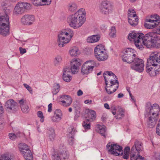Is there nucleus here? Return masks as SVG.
I'll return each instance as SVG.
<instances>
[{"instance_id": "1", "label": "nucleus", "mask_w": 160, "mask_h": 160, "mask_svg": "<svg viewBox=\"0 0 160 160\" xmlns=\"http://www.w3.org/2000/svg\"><path fill=\"white\" fill-rule=\"evenodd\" d=\"M146 70L151 77L160 73V53L157 52L151 53L147 60Z\"/></svg>"}, {"instance_id": "2", "label": "nucleus", "mask_w": 160, "mask_h": 160, "mask_svg": "<svg viewBox=\"0 0 160 160\" xmlns=\"http://www.w3.org/2000/svg\"><path fill=\"white\" fill-rule=\"evenodd\" d=\"M86 12L84 9L81 8L74 14L69 15L67 22L70 26L74 29L80 27L86 20Z\"/></svg>"}, {"instance_id": "3", "label": "nucleus", "mask_w": 160, "mask_h": 160, "mask_svg": "<svg viewBox=\"0 0 160 160\" xmlns=\"http://www.w3.org/2000/svg\"><path fill=\"white\" fill-rule=\"evenodd\" d=\"M7 3L5 2H2L1 6L5 11V15H0V34L3 36H6L9 34L10 22L8 15L11 10L7 9Z\"/></svg>"}, {"instance_id": "4", "label": "nucleus", "mask_w": 160, "mask_h": 160, "mask_svg": "<svg viewBox=\"0 0 160 160\" xmlns=\"http://www.w3.org/2000/svg\"><path fill=\"white\" fill-rule=\"evenodd\" d=\"M146 115L148 117L147 122L148 126L150 128L154 127L158 118L160 111L159 106L157 104L147 106Z\"/></svg>"}, {"instance_id": "5", "label": "nucleus", "mask_w": 160, "mask_h": 160, "mask_svg": "<svg viewBox=\"0 0 160 160\" xmlns=\"http://www.w3.org/2000/svg\"><path fill=\"white\" fill-rule=\"evenodd\" d=\"M73 31L70 28H67L61 31L58 35V43L61 48L68 43L73 35Z\"/></svg>"}, {"instance_id": "6", "label": "nucleus", "mask_w": 160, "mask_h": 160, "mask_svg": "<svg viewBox=\"0 0 160 160\" xmlns=\"http://www.w3.org/2000/svg\"><path fill=\"white\" fill-rule=\"evenodd\" d=\"M146 34L144 35L142 33L132 32L128 36V39L130 41L133 42L136 47L142 49L143 48L142 44L144 45L146 40Z\"/></svg>"}, {"instance_id": "7", "label": "nucleus", "mask_w": 160, "mask_h": 160, "mask_svg": "<svg viewBox=\"0 0 160 160\" xmlns=\"http://www.w3.org/2000/svg\"><path fill=\"white\" fill-rule=\"evenodd\" d=\"M146 39L144 46L147 48H160V38L154 32H149L147 33Z\"/></svg>"}, {"instance_id": "8", "label": "nucleus", "mask_w": 160, "mask_h": 160, "mask_svg": "<svg viewBox=\"0 0 160 160\" xmlns=\"http://www.w3.org/2000/svg\"><path fill=\"white\" fill-rule=\"evenodd\" d=\"M94 53L95 58L99 61L107 60L108 57L105 47L102 44L97 45L94 48Z\"/></svg>"}, {"instance_id": "9", "label": "nucleus", "mask_w": 160, "mask_h": 160, "mask_svg": "<svg viewBox=\"0 0 160 160\" xmlns=\"http://www.w3.org/2000/svg\"><path fill=\"white\" fill-rule=\"evenodd\" d=\"M123 53L122 60L128 63H131L138 57L135 51L131 48H128L124 50Z\"/></svg>"}, {"instance_id": "10", "label": "nucleus", "mask_w": 160, "mask_h": 160, "mask_svg": "<svg viewBox=\"0 0 160 160\" xmlns=\"http://www.w3.org/2000/svg\"><path fill=\"white\" fill-rule=\"evenodd\" d=\"M103 77L106 85H113L114 86H118L119 83L118 78L111 71H106L103 73Z\"/></svg>"}, {"instance_id": "11", "label": "nucleus", "mask_w": 160, "mask_h": 160, "mask_svg": "<svg viewBox=\"0 0 160 160\" xmlns=\"http://www.w3.org/2000/svg\"><path fill=\"white\" fill-rule=\"evenodd\" d=\"M31 8L32 5L30 3L20 2L15 6L13 10V14L15 15L22 14Z\"/></svg>"}, {"instance_id": "12", "label": "nucleus", "mask_w": 160, "mask_h": 160, "mask_svg": "<svg viewBox=\"0 0 160 160\" xmlns=\"http://www.w3.org/2000/svg\"><path fill=\"white\" fill-rule=\"evenodd\" d=\"M106 147L108 152L111 154L116 156H122L123 155L122 147L117 144L109 142L107 144Z\"/></svg>"}, {"instance_id": "13", "label": "nucleus", "mask_w": 160, "mask_h": 160, "mask_svg": "<svg viewBox=\"0 0 160 160\" xmlns=\"http://www.w3.org/2000/svg\"><path fill=\"white\" fill-rule=\"evenodd\" d=\"M132 62L130 66L132 69L140 73L143 72L144 64V61L142 59L137 57Z\"/></svg>"}, {"instance_id": "14", "label": "nucleus", "mask_w": 160, "mask_h": 160, "mask_svg": "<svg viewBox=\"0 0 160 160\" xmlns=\"http://www.w3.org/2000/svg\"><path fill=\"white\" fill-rule=\"evenodd\" d=\"M35 21V16L32 14L24 15L20 19V23L24 26H31L34 23Z\"/></svg>"}, {"instance_id": "15", "label": "nucleus", "mask_w": 160, "mask_h": 160, "mask_svg": "<svg viewBox=\"0 0 160 160\" xmlns=\"http://www.w3.org/2000/svg\"><path fill=\"white\" fill-rule=\"evenodd\" d=\"M112 6L109 2L107 0L102 1L99 5V10L102 14H107L111 10Z\"/></svg>"}, {"instance_id": "16", "label": "nucleus", "mask_w": 160, "mask_h": 160, "mask_svg": "<svg viewBox=\"0 0 160 160\" xmlns=\"http://www.w3.org/2000/svg\"><path fill=\"white\" fill-rule=\"evenodd\" d=\"M81 65L80 60L79 59H74L70 61V68L71 72L75 74L78 72L79 67Z\"/></svg>"}, {"instance_id": "17", "label": "nucleus", "mask_w": 160, "mask_h": 160, "mask_svg": "<svg viewBox=\"0 0 160 160\" xmlns=\"http://www.w3.org/2000/svg\"><path fill=\"white\" fill-rule=\"evenodd\" d=\"M128 22L132 26H136L138 23V19H135L133 23L132 22V20H134V18L137 17L136 14L135 10L132 8L129 9L128 11Z\"/></svg>"}, {"instance_id": "18", "label": "nucleus", "mask_w": 160, "mask_h": 160, "mask_svg": "<svg viewBox=\"0 0 160 160\" xmlns=\"http://www.w3.org/2000/svg\"><path fill=\"white\" fill-rule=\"evenodd\" d=\"M60 97L61 99L60 104L64 107H68L72 103V100L70 96L64 94L61 95Z\"/></svg>"}, {"instance_id": "19", "label": "nucleus", "mask_w": 160, "mask_h": 160, "mask_svg": "<svg viewBox=\"0 0 160 160\" xmlns=\"http://www.w3.org/2000/svg\"><path fill=\"white\" fill-rule=\"evenodd\" d=\"M142 145L141 142L138 141H136L134 146L132 148L131 154L139 155L140 152L142 151L143 149Z\"/></svg>"}, {"instance_id": "20", "label": "nucleus", "mask_w": 160, "mask_h": 160, "mask_svg": "<svg viewBox=\"0 0 160 160\" xmlns=\"http://www.w3.org/2000/svg\"><path fill=\"white\" fill-rule=\"evenodd\" d=\"M52 1V0H32L33 4L37 7L49 5Z\"/></svg>"}, {"instance_id": "21", "label": "nucleus", "mask_w": 160, "mask_h": 160, "mask_svg": "<svg viewBox=\"0 0 160 160\" xmlns=\"http://www.w3.org/2000/svg\"><path fill=\"white\" fill-rule=\"evenodd\" d=\"M62 117L61 111L59 109H57L55 111L54 114L52 118V120L53 122H59L62 119Z\"/></svg>"}, {"instance_id": "22", "label": "nucleus", "mask_w": 160, "mask_h": 160, "mask_svg": "<svg viewBox=\"0 0 160 160\" xmlns=\"http://www.w3.org/2000/svg\"><path fill=\"white\" fill-rule=\"evenodd\" d=\"M19 103L20 105L22 111L24 113H27L29 111L28 106L26 103L25 100L22 99L19 101Z\"/></svg>"}, {"instance_id": "23", "label": "nucleus", "mask_w": 160, "mask_h": 160, "mask_svg": "<svg viewBox=\"0 0 160 160\" xmlns=\"http://www.w3.org/2000/svg\"><path fill=\"white\" fill-rule=\"evenodd\" d=\"M70 72V71L68 68H64L63 69L62 78L64 81L69 82L72 80V77L69 74Z\"/></svg>"}, {"instance_id": "24", "label": "nucleus", "mask_w": 160, "mask_h": 160, "mask_svg": "<svg viewBox=\"0 0 160 160\" xmlns=\"http://www.w3.org/2000/svg\"><path fill=\"white\" fill-rule=\"evenodd\" d=\"M152 22L158 25L160 23V16L156 14L152 15L150 16L149 18H147L145 20V22Z\"/></svg>"}, {"instance_id": "25", "label": "nucleus", "mask_w": 160, "mask_h": 160, "mask_svg": "<svg viewBox=\"0 0 160 160\" xmlns=\"http://www.w3.org/2000/svg\"><path fill=\"white\" fill-rule=\"evenodd\" d=\"M106 86L105 87V90L106 92L108 94H111L114 92H115L118 88V86H114L113 85L108 84L106 85Z\"/></svg>"}, {"instance_id": "26", "label": "nucleus", "mask_w": 160, "mask_h": 160, "mask_svg": "<svg viewBox=\"0 0 160 160\" xmlns=\"http://www.w3.org/2000/svg\"><path fill=\"white\" fill-rule=\"evenodd\" d=\"M92 70L84 63L82 66L81 72L83 75H87L92 72Z\"/></svg>"}, {"instance_id": "27", "label": "nucleus", "mask_w": 160, "mask_h": 160, "mask_svg": "<svg viewBox=\"0 0 160 160\" xmlns=\"http://www.w3.org/2000/svg\"><path fill=\"white\" fill-rule=\"evenodd\" d=\"M16 103L13 100H8L6 103L5 105L7 109L14 110Z\"/></svg>"}, {"instance_id": "28", "label": "nucleus", "mask_w": 160, "mask_h": 160, "mask_svg": "<svg viewBox=\"0 0 160 160\" xmlns=\"http://www.w3.org/2000/svg\"><path fill=\"white\" fill-rule=\"evenodd\" d=\"M97 128L98 132L102 136L105 137L107 133V130L105 126L103 125H98L97 126Z\"/></svg>"}, {"instance_id": "29", "label": "nucleus", "mask_w": 160, "mask_h": 160, "mask_svg": "<svg viewBox=\"0 0 160 160\" xmlns=\"http://www.w3.org/2000/svg\"><path fill=\"white\" fill-rule=\"evenodd\" d=\"M100 39V36L97 35H93L88 37L87 39V41L88 43H95L98 41Z\"/></svg>"}, {"instance_id": "30", "label": "nucleus", "mask_w": 160, "mask_h": 160, "mask_svg": "<svg viewBox=\"0 0 160 160\" xmlns=\"http://www.w3.org/2000/svg\"><path fill=\"white\" fill-rule=\"evenodd\" d=\"M69 52L70 55L71 57H76L79 54L78 49L76 47L71 48Z\"/></svg>"}, {"instance_id": "31", "label": "nucleus", "mask_w": 160, "mask_h": 160, "mask_svg": "<svg viewBox=\"0 0 160 160\" xmlns=\"http://www.w3.org/2000/svg\"><path fill=\"white\" fill-rule=\"evenodd\" d=\"M18 148L20 152L22 154L25 153L27 151L29 150L28 146L24 143L19 144L18 145Z\"/></svg>"}, {"instance_id": "32", "label": "nucleus", "mask_w": 160, "mask_h": 160, "mask_svg": "<svg viewBox=\"0 0 160 160\" xmlns=\"http://www.w3.org/2000/svg\"><path fill=\"white\" fill-rule=\"evenodd\" d=\"M116 114L115 118L117 119H120L124 117V112L122 108H120L118 109Z\"/></svg>"}, {"instance_id": "33", "label": "nucleus", "mask_w": 160, "mask_h": 160, "mask_svg": "<svg viewBox=\"0 0 160 160\" xmlns=\"http://www.w3.org/2000/svg\"><path fill=\"white\" fill-rule=\"evenodd\" d=\"M84 64L92 70H93L94 68L96 66V62L92 60L87 61Z\"/></svg>"}, {"instance_id": "34", "label": "nucleus", "mask_w": 160, "mask_h": 160, "mask_svg": "<svg viewBox=\"0 0 160 160\" xmlns=\"http://www.w3.org/2000/svg\"><path fill=\"white\" fill-rule=\"evenodd\" d=\"M22 154L26 160H33L32 154L30 149Z\"/></svg>"}, {"instance_id": "35", "label": "nucleus", "mask_w": 160, "mask_h": 160, "mask_svg": "<svg viewBox=\"0 0 160 160\" xmlns=\"http://www.w3.org/2000/svg\"><path fill=\"white\" fill-rule=\"evenodd\" d=\"M88 119L91 121H93L96 117L95 112L92 110H88Z\"/></svg>"}, {"instance_id": "36", "label": "nucleus", "mask_w": 160, "mask_h": 160, "mask_svg": "<svg viewBox=\"0 0 160 160\" xmlns=\"http://www.w3.org/2000/svg\"><path fill=\"white\" fill-rule=\"evenodd\" d=\"M48 134L49 139L51 141L53 140L55 137V134L54 129L52 128H50L48 131Z\"/></svg>"}, {"instance_id": "37", "label": "nucleus", "mask_w": 160, "mask_h": 160, "mask_svg": "<svg viewBox=\"0 0 160 160\" xmlns=\"http://www.w3.org/2000/svg\"><path fill=\"white\" fill-rule=\"evenodd\" d=\"M158 25L152 22H146L144 24V26L148 29H152L156 27Z\"/></svg>"}, {"instance_id": "38", "label": "nucleus", "mask_w": 160, "mask_h": 160, "mask_svg": "<svg viewBox=\"0 0 160 160\" xmlns=\"http://www.w3.org/2000/svg\"><path fill=\"white\" fill-rule=\"evenodd\" d=\"M77 8V5L74 2H70L68 6V9L70 12H72L76 10Z\"/></svg>"}, {"instance_id": "39", "label": "nucleus", "mask_w": 160, "mask_h": 160, "mask_svg": "<svg viewBox=\"0 0 160 160\" xmlns=\"http://www.w3.org/2000/svg\"><path fill=\"white\" fill-rule=\"evenodd\" d=\"M109 35L112 38L116 37V30L114 26L111 27L110 29Z\"/></svg>"}, {"instance_id": "40", "label": "nucleus", "mask_w": 160, "mask_h": 160, "mask_svg": "<svg viewBox=\"0 0 160 160\" xmlns=\"http://www.w3.org/2000/svg\"><path fill=\"white\" fill-rule=\"evenodd\" d=\"M131 160H144V158L139 155H135V154H131Z\"/></svg>"}, {"instance_id": "41", "label": "nucleus", "mask_w": 160, "mask_h": 160, "mask_svg": "<svg viewBox=\"0 0 160 160\" xmlns=\"http://www.w3.org/2000/svg\"><path fill=\"white\" fill-rule=\"evenodd\" d=\"M90 121L88 119L85 120L83 122L82 125L84 129H89L90 128Z\"/></svg>"}, {"instance_id": "42", "label": "nucleus", "mask_w": 160, "mask_h": 160, "mask_svg": "<svg viewBox=\"0 0 160 160\" xmlns=\"http://www.w3.org/2000/svg\"><path fill=\"white\" fill-rule=\"evenodd\" d=\"M60 86L59 84H55L53 87L52 92L53 95L56 94L59 91Z\"/></svg>"}, {"instance_id": "43", "label": "nucleus", "mask_w": 160, "mask_h": 160, "mask_svg": "<svg viewBox=\"0 0 160 160\" xmlns=\"http://www.w3.org/2000/svg\"><path fill=\"white\" fill-rule=\"evenodd\" d=\"M62 61V58L60 56L57 55L55 58L54 61V64L55 66L58 65Z\"/></svg>"}, {"instance_id": "44", "label": "nucleus", "mask_w": 160, "mask_h": 160, "mask_svg": "<svg viewBox=\"0 0 160 160\" xmlns=\"http://www.w3.org/2000/svg\"><path fill=\"white\" fill-rule=\"evenodd\" d=\"M20 132L17 133L16 134H15L14 133H11L9 134V137L10 139L12 140H14L16 139L17 138L20 137L19 134Z\"/></svg>"}, {"instance_id": "45", "label": "nucleus", "mask_w": 160, "mask_h": 160, "mask_svg": "<svg viewBox=\"0 0 160 160\" xmlns=\"http://www.w3.org/2000/svg\"><path fill=\"white\" fill-rule=\"evenodd\" d=\"M152 160H160V153L158 152H154L152 158Z\"/></svg>"}, {"instance_id": "46", "label": "nucleus", "mask_w": 160, "mask_h": 160, "mask_svg": "<svg viewBox=\"0 0 160 160\" xmlns=\"http://www.w3.org/2000/svg\"><path fill=\"white\" fill-rule=\"evenodd\" d=\"M38 117L40 118V121L41 122H43L44 121V116L42 112L41 111H38L37 112Z\"/></svg>"}, {"instance_id": "47", "label": "nucleus", "mask_w": 160, "mask_h": 160, "mask_svg": "<svg viewBox=\"0 0 160 160\" xmlns=\"http://www.w3.org/2000/svg\"><path fill=\"white\" fill-rule=\"evenodd\" d=\"M117 110V108L114 105H112L111 106L110 110L113 115L116 114Z\"/></svg>"}, {"instance_id": "48", "label": "nucleus", "mask_w": 160, "mask_h": 160, "mask_svg": "<svg viewBox=\"0 0 160 160\" xmlns=\"http://www.w3.org/2000/svg\"><path fill=\"white\" fill-rule=\"evenodd\" d=\"M61 158H63L65 159H67L68 157V154L66 152H64L63 153L59 154Z\"/></svg>"}, {"instance_id": "49", "label": "nucleus", "mask_w": 160, "mask_h": 160, "mask_svg": "<svg viewBox=\"0 0 160 160\" xmlns=\"http://www.w3.org/2000/svg\"><path fill=\"white\" fill-rule=\"evenodd\" d=\"M156 133L160 136V119L159 120L156 128Z\"/></svg>"}, {"instance_id": "50", "label": "nucleus", "mask_w": 160, "mask_h": 160, "mask_svg": "<svg viewBox=\"0 0 160 160\" xmlns=\"http://www.w3.org/2000/svg\"><path fill=\"white\" fill-rule=\"evenodd\" d=\"M23 85L24 87L27 89L30 93H32V89L29 85L26 83H24Z\"/></svg>"}, {"instance_id": "51", "label": "nucleus", "mask_w": 160, "mask_h": 160, "mask_svg": "<svg viewBox=\"0 0 160 160\" xmlns=\"http://www.w3.org/2000/svg\"><path fill=\"white\" fill-rule=\"evenodd\" d=\"M52 158L53 160H61V158L59 154L53 155Z\"/></svg>"}, {"instance_id": "52", "label": "nucleus", "mask_w": 160, "mask_h": 160, "mask_svg": "<svg viewBox=\"0 0 160 160\" xmlns=\"http://www.w3.org/2000/svg\"><path fill=\"white\" fill-rule=\"evenodd\" d=\"M19 50L20 53L21 54H23L27 52L26 49L23 48L22 47L19 48Z\"/></svg>"}, {"instance_id": "53", "label": "nucleus", "mask_w": 160, "mask_h": 160, "mask_svg": "<svg viewBox=\"0 0 160 160\" xmlns=\"http://www.w3.org/2000/svg\"><path fill=\"white\" fill-rule=\"evenodd\" d=\"M73 137L71 136V137L69 138L68 141L70 145H72L73 142Z\"/></svg>"}, {"instance_id": "54", "label": "nucleus", "mask_w": 160, "mask_h": 160, "mask_svg": "<svg viewBox=\"0 0 160 160\" xmlns=\"http://www.w3.org/2000/svg\"><path fill=\"white\" fill-rule=\"evenodd\" d=\"M3 112L4 111L2 106L0 102V116H1Z\"/></svg>"}, {"instance_id": "55", "label": "nucleus", "mask_w": 160, "mask_h": 160, "mask_svg": "<svg viewBox=\"0 0 160 160\" xmlns=\"http://www.w3.org/2000/svg\"><path fill=\"white\" fill-rule=\"evenodd\" d=\"M0 160H11V159L9 157L5 156L4 157H0Z\"/></svg>"}, {"instance_id": "56", "label": "nucleus", "mask_w": 160, "mask_h": 160, "mask_svg": "<svg viewBox=\"0 0 160 160\" xmlns=\"http://www.w3.org/2000/svg\"><path fill=\"white\" fill-rule=\"evenodd\" d=\"M130 148L129 147H126L124 150V153H125L129 154V152L130 151Z\"/></svg>"}, {"instance_id": "57", "label": "nucleus", "mask_w": 160, "mask_h": 160, "mask_svg": "<svg viewBox=\"0 0 160 160\" xmlns=\"http://www.w3.org/2000/svg\"><path fill=\"white\" fill-rule=\"evenodd\" d=\"M155 34H157L158 35H160V26L156 29L155 32H154Z\"/></svg>"}, {"instance_id": "58", "label": "nucleus", "mask_w": 160, "mask_h": 160, "mask_svg": "<svg viewBox=\"0 0 160 160\" xmlns=\"http://www.w3.org/2000/svg\"><path fill=\"white\" fill-rule=\"evenodd\" d=\"M129 156V154L125 153H124V154L123 155V158L124 159H127L128 158Z\"/></svg>"}, {"instance_id": "59", "label": "nucleus", "mask_w": 160, "mask_h": 160, "mask_svg": "<svg viewBox=\"0 0 160 160\" xmlns=\"http://www.w3.org/2000/svg\"><path fill=\"white\" fill-rule=\"evenodd\" d=\"M48 111L49 112H51L52 110V104L51 103H50L48 106Z\"/></svg>"}, {"instance_id": "60", "label": "nucleus", "mask_w": 160, "mask_h": 160, "mask_svg": "<svg viewBox=\"0 0 160 160\" xmlns=\"http://www.w3.org/2000/svg\"><path fill=\"white\" fill-rule=\"evenodd\" d=\"M104 107L105 108L107 109H110V107L109 104L108 103H105L104 104Z\"/></svg>"}, {"instance_id": "61", "label": "nucleus", "mask_w": 160, "mask_h": 160, "mask_svg": "<svg viewBox=\"0 0 160 160\" xmlns=\"http://www.w3.org/2000/svg\"><path fill=\"white\" fill-rule=\"evenodd\" d=\"M3 126H4L3 122L2 121H0V131L3 129Z\"/></svg>"}, {"instance_id": "62", "label": "nucleus", "mask_w": 160, "mask_h": 160, "mask_svg": "<svg viewBox=\"0 0 160 160\" xmlns=\"http://www.w3.org/2000/svg\"><path fill=\"white\" fill-rule=\"evenodd\" d=\"M83 94V92L81 90H79L77 92V95L78 96H80Z\"/></svg>"}, {"instance_id": "63", "label": "nucleus", "mask_w": 160, "mask_h": 160, "mask_svg": "<svg viewBox=\"0 0 160 160\" xmlns=\"http://www.w3.org/2000/svg\"><path fill=\"white\" fill-rule=\"evenodd\" d=\"M29 40H27L26 41H21V43L22 44V45H24L26 43H28L29 42Z\"/></svg>"}, {"instance_id": "64", "label": "nucleus", "mask_w": 160, "mask_h": 160, "mask_svg": "<svg viewBox=\"0 0 160 160\" xmlns=\"http://www.w3.org/2000/svg\"><path fill=\"white\" fill-rule=\"evenodd\" d=\"M124 96V94L122 93H120L118 94V98H122Z\"/></svg>"}]
</instances>
